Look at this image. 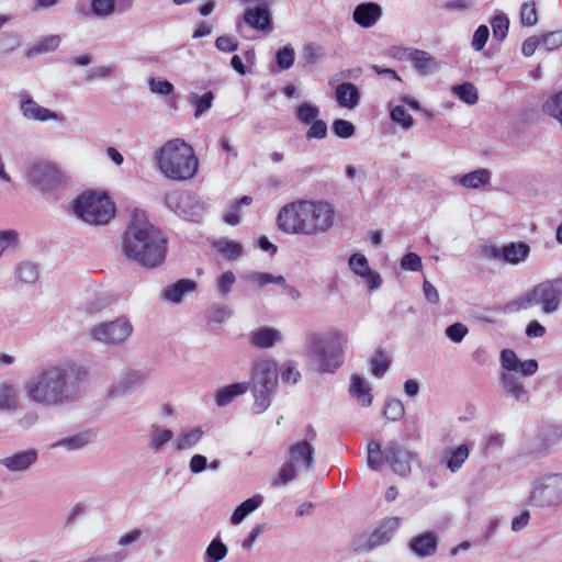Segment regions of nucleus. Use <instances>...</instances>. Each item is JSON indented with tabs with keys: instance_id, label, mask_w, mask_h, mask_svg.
I'll use <instances>...</instances> for the list:
<instances>
[{
	"instance_id": "1",
	"label": "nucleus",
	"mask_w": 562,
	"mask_h": 562,
	"mask_svg": "<svg viewBox=\"0 0 562 562\" xmlns=\"http://www.w3.org/2000/svg\"><path fill=\"white\" fill-rule=\"evenodd\" d=\"M87 379L86 367L75 361H61L41 368L25 383L24 391L30 402L57 407L76 401Z\"/></svg>"
},
{
	"instance_id": "2",
	"label": "nucleus",
	"mask_w": 562,
	"mask_h": 562,
	"mask_svg": "<svg viewBox=\"0 0 562 562\" xmlns=\"http://www.w3.org/2000/svg\"><path fill=\"white\" fill-rule=\"evenodd\" d=\"M167 237L148 221L143 210L131 212L128 224L122 235V255L131 262L146 269L161 266L167 257Z\"/></svg>"
},
{
	"instance_id": "3",
	"label": "nucleus",
	"mask_w": 562,
	"mask_h": 562,
	"mask_svg": "<svg viewBox=\"0 0 562 562\" xmlns=\"http://www.w3.org/2000/svg\"><path fill=\"white\" fill-rule=\"evenodd\" d=\"M334 210L323 201L300 200L285 204L278 213V227L286 234L318 235L334 224Z\"/></svg>"
},
{
	"instance_id": "4",
	"label": "nucleus",
	"mask_w": 562,
	"mask_h": 562,
	"mask_svg": "<svg viewBox=\"0 0 562 562\" xmlns=\"http://www.w3.org/2000/svg\"><path fill=\"white\" fill-rule=\"evenodd\" d=\"M159 171L176 181H186L195 176L199 160L193 148L181 138L166 142L154 153Z\"/></svg>"
},
{
	"instance_id": "5",
	"label": "nucleus",
	"mask_w": 562,
	"mask_h": 562,
	"mask_svg": "<svg viewBox=\"0 0 562 562\" xmlns=\"http://www.w3.org/2000/svg\"><path fill=\"white\" fill-rule=\"evenodd\" d=\"M316 431L312 425L305 429V438L291 443L288 448V460L281 467L273 484L283 486L295 480L300 473L308 471L315 464V449L313 441L316 439Z\"/></svg>"
},
{
	"instance_id": "6",
	"label": "nucleus",
	"mask_w": 562,
	"mask_h": 562,
	"mask_svg": "<svg viewBox=\"0 0 562 562\" xmlns=\"http://www.w3.org/2000/svg\"><path fill=\"white\" fill-rule=\"evenodd\" d=\"M346 339L339 333L326 335L311 334L307 337L308 352L317 364V370L334 373L345 360L344 348Z\"/></svg>"
},
{
	"instance_id": "7",
	"label": "nucleus",
	"mask_w": 562,
	"mask_h": 562,
	"mask_svg": "<svg viewBox=\"0 0 562 562\" xmlns=\"http://www.w3.org/2000/svg\"><path fill=\"white\" fill-rule=\"evenodd\" d=\"M561 301L562 279H554L541 282L521 297L506 303L503 312L510 314L537 305L544 314L550 315L560 308Z\"/></svg>"
},
{
	"instance_id": "8",
	"label": "nucleus",
	"mask_w": 562,
	"mask_h": 562,
	"mask_svg": "<svg viewBox=\"0 0 562 562\" xmlns=\"http://www.w3.org/2000/svg\"><path fill=\"white\" fill-rule=\"evenodd\" d=\"M277 362L272 359H260L255 363L251 392L252 409L261 414L269 408L272 395L278 387Z\"/></svg>"
},
{
	"instance_id": "9",
	"label": "nucleus",
	"mask_w": 562,
	"mask_h": 562,
	"mask_svg": "<svg viewBox=\"0 0 562 562\" xmlns=\"http://www.w3.org/2000/svg\"><path fill=\"white\" fill-rule=\"evenodd\" d=\"M74 214L91 225H104L113 217L115 209L104 193L86 191L71 203Z\"/></svg>"
},
{
	"instance_id": "10",
	"label": "nucleus",
	"mask_w": 562,
	"mask_h": 562,
	"mask_svg": "<svg viewBox=\"0 0 562 562\" xmlns=\"http://www.w3.org/2000/svg\"><path fill=\"white\" fill-rule=\"evenodd\" d=\"M134 331L128 317L120 316L112 321L98 322L88 329V337L104 347H122Z\"/></svg>"
},
{
	"instance_id": "11",
	"label": "nucleus",
	"mask_w": 562,
	"mask_h": 562,
	"mask_svg": "<svg viewBox=\"0 0 562 562\" xmlns=\"http://www.w3.org/2000/svg\"><path fill=\"white\" fill-rule=\"evenodd\" d=\"M562 503V473H550L535 480L529 504L546 508Z\"/></svg>"
},
{
	"instance_id": "12",
	"label": "nucleus",
	"mask_w": 562,
	"mask_h": 562,
	"mask_svg": "<svg viewBox=\"0 0 562 562\" xmlns=\"http://www.w3.org/2000/svg\"><path fill=\"white\" fill-rule=\"evenodd\" d=\"M165 204L186 221L199 223L205 214V204L193 192L171 191L165 195Z\"/></svg>"
},
{
	"instance_id": "13",
	"label": "nucleus",
	"mask_w": 562,
	"mask_h": 562,
	"mask_svg": "<svg viewBox=\"0 0 562 562\" xmlns=\"http://www.w3.org/2000/svg\"><path fill=\"white\" fill-rule=\"evenodd\" d=\"M401 526L398 517H386L380 521L378 527L369 535H362L353 540L352 547L356 552H369L391 541L394 533Z\"/></svg>"
},
{
	"instance_id": "14",
	"label": "nucleus",
	"mask_w": 562,
	"mask_h": 562,
	"mask_svg": "<svg viewBox=\"0 0 562 562\" xmlns=\"http://www.w3.org/2000/svg\"><path fill=\"white\" fill-rule=\"evenodd\" d=\"M27 180L36 189L50 192L58 186L59 171L49 162H33L27 170Z\"/></svg>"
},
{
	"instance_id": "15",
	"label": "nucleus",
	"mask_w": 562,
	"mask_h": 562,
	"mask_svg": "<svg viewBox=\"0 0 562 562\" xmlns=\"http://www.w3.org/2000/svg\"><path fill=\"white\" fill-rule=\"evenodd\" d=\"M414 457L415 454L412 451L395 440L389 441L384 448V461L395 474L401 476L411 473Z\"/></svg>"
},
{
	"instance_id": "16",
	"label": "nucleus",
	"mask_w": 562,
	"mask_h": 562,
	"mask_svg": "<svg viewBox=\"0 0 562 562\" xmlns=\"http://www.w3.org/2000/svg\"><path fill=\"white\" fill-rule=\"evenodd\" d=\"M146 379L145 372L130 369L124 372L110 387L109 397L116 398L131 393L140 386Z\"/></svg>"
},
{
	"instance_id": "17",
	"label": "nucleus",
	"mask_w": 562,
	"mask_h": 562,
	"mask_svg": "<svg viewBox=\"0 0 562 562\" xmlns=\"http://www.w3.org/2000/svg\"><path fill=\"white\" fill-rule=\"evenodd\" d=\"M530 254V247L522 241L509 243L503 247H492L491 256L495 259H502L512 265L524 262Z\"/></svg>"
},
{
	"instance_id": "18",
	"label": "nucleus",
	"mask_w": 562,
	"mask_h": 562,
	"mask_svg": "<svg viewBox=\"0 0 562 562\" xmlns=\"http://www.w3.org/2000/svg\"><path fill=\"white\" fill-rule=\"evenodd\" d=\"M408 547L418 558L431 557L438 548V536L434 531L417 535L409 540Z\"/></svg>"
},
{
	"instance_id": "19",
	"label": "nucleus",
	"mask_w": 562,
	"mask_h": 562,
	"mask_svg": "<svg viewBox=\"0 0 562 562\" xmlns=\"http://www.w3.org/2000/svg\"><path fill=\"white\" fill-rule=\"evenodd\" d=\"M382 16V8L375 2H363L358 4L352 13L353 21L361 27L373 26Z\"/></svg>"
},
{
	"instance_id": "20",
	"label": "nucleus",
	"mask_w": 562,
	"mask_h": 562,
	"mask_svg": "<svg viewBox=\"0 0 562 562\" xmlns=\"http://www.w3.org/2000/svg\"><path fill=\"white\" fill-rule=\"evenodd\" d=\"M37 451L35 449H27L19 451L10 457L0 459V464L8 471L22 472L27 470L37 460Z\"/></svg>"
},
{
	"instance_id": "21",
	"label": "nucleus",
	"mask_w": 562,
	"mask_h": 562,
	"mask_svg": "<svg viewBox=\"0 0 562 562\" xmlns=\"http://www.w3.org/2000/svg\"><path fill=\"white\" fill-rule=\"evenodd\" d=\"M20 110L22 115L27 120L45 122V121H60L61 117L56 113L40 105L36 101L29 98L21 102Z\"/></svg>"
},
{
	"instance_id": "22",
	"label": "nucleus",
	"mask_w": 562,
	"mask_h": 562,
	"mask_svg": "<svg viewBox=\"0 0 562 562\" xmlns=\"http://www.w3.org/2000/svg\"><path fill=\"white\" fill-rule=\"evenodd\" d=\"M409 61H412L415 70L420 76H431L440 68V61H437L428 52L414 49L408 53Z\"/></svg>"
},
{
	"instance_id": "23",
	"label": "nucleus",
	"mask_w": 562,
	"mask_h": 562,
	"mask_svg": "<svg viewBox=\"0 0 562 562\" xmlns=\"http://www.w3.org/2000/svg\"><path fill=\"white\" fill-rule=\"evenodd\" d=\"M335 99L339 106L352 110L360 102V91L351 82H342L336 87Z\"/></svg>"
},
{
	"instance_id": "24",
	"label": "nucleus",
	"mask_w": 562,
	"mask_h": 562,
	"mask_svg": "<svg viewBox=\"0 0 562 562\" xmlns=\"http://www.w3.org/2000/svg\"><path fill=\"white\" fill-rule=\"evenodd\" d=\"M196 289V282L190 279H180L168 285L161 293V299L171 303H180L186 294Z\"/></svg>"
},
{
	"instance_id": "25",
	"label": "nucleus",
	"mask_w": 562,
	"mask_h": 562,
	"mask_svg": "<svg viewBox=\"0 0 562 562\" xmlns=\"http://www.w3.org/2000/svg\"><path fill=\"white\" fill-rule=\"evenodd\" d=\"M503 389L510 394L517 402H527L529 396L520 378L514 372H503L501 374Z\"/></svg>"
},
{
	"instance_id": "26",
	"label": "nucleus",
	"mask_w": 562,
	"mask_h": 562,
	"mask_svg": "<svg viewBox=\"0 0 562 562\" xmlns=\"http://www.w3.org/2000/svg\"><path fill=\"white\" fill-rule=\"evenodd\" d=\"M245 22L256 30L270 31L271 18L267 7L249 8L244 14Z\"/></svg>"
},
{
	"instance_id": "27",
	"label": "nucleus",
	"mask_w": 562,
	"mask_h": 562,
	"mask_svg": "<svg viewBox=\"0 0 562 562\" xmlns=\"http://www.w3.org/2000/svg\"><path fill=\"white\" fill-rule=\"evenodd\" d=\"M280 339V330L272 327H260L250 334L251 345L261 349L271 348Z\"/></svg>"
},
{
	"instance_id": "28",
	"label": "nucleus",
	"mask_w": 562,
	"mask_h": 562,
	"mask_svg": "<svg viewBox=\"0 0 562 562\" xmlns=\"http://www.w3.org/2000/svg\"><path fill=\"white\" fill-rule=\"evenodd\" d=\"M19 407L16 386L8 381L0 382V413H11Z\"/></svg>"
},
{
	"instance_id": "29",
	"label": "nucleus",
	"mask_w": 562,
	"mask_h": 562,
	"mask_svg": "<svg viewBox=\"0 0 562 562\" xmlns=\"http://www.w3.org/2000/svg\"><path fill=\"white\" fill-rule=\"evenodd\" d=\"M249 390V383L240 382L226 385L217 390L215 395L216 405L224 407L228 405L234 398L245 394Z\"/></svg>"
},
{
	"instance_id": "30",
	"label": "nucleus",
	"mask_w": 562,
	"mask_h": 562,
	"mask_svg": "<svg viewBox=\"0 0 562 562\" xmlns=\"http://www.w3.org/2000/svg\"><path fill=\"white\" fill-rule=\"evenodd\" d=\"M263 503V496L256 494L238 505L232 514L231 522L239 525L249 514L259 508Z\"/></svg>"
},
{
	"instance_id": "31",
	"label": "nucleus",
	"mask_w": 562,
	"mask_h": 562,
	"mask_svg": "<svg viewBox=\"0 0 562 562\" xmlns=\"http://www.w3.org/2000/svg\"><path fill=\"white\" fill-rule=\"evenodd\" d=\"M115 11V1L114 0H91L90 8L82 7L79 10V13L82 16H88L90 14L95 18L105 19L111 16Z\"/></svg>"
},
{
	"instance_id": "32",
	"label": "nucleus",
	"mask_w": 562,
	"mask_h": 562,
	"mask_svg": "<svg viewBox=\"0 0 562 562\" xmlns=\"http://www.w3.org/2000/svg\"><path fill=\"white\" fill-rule=\"evenodd\" d=\"M95 439V434L91 430L78 432L76 435L63 438L56 441L53 447L65 448L67 450H77L81 449L88 443L92 442Z\"/></svg>"
},
{
	"instance_id": "33",
	"label": "nucleus",
	"mask_w": 562,
	"mask_h": 562,
	"mask_svg": "<svg viewBox=\"0 0 562 562\" xmlns=\"http://www.w3.org/2000/svg\"><path fill=\"white\" fill-rule=\"evenodd\" d=\"M370 391L371 389L369 387V385L366 384L364 381L359 375L351 376L349 393L363 407H368L372 403V395Z\"/></svg>"
},
{
	"instance_id": "34",
	"label": "nucleus",
	"mask_w": 562,
	"mask_h": 562,
	"mask_svg": "<svg viewBox=\"0 0 562 562\" xmlns=\"http://www.w3.org/2000/svg\"><path fill=\"white\" fill-rule=\"evenodd\" d=\"M491 181V171L482 168L471 171L459 179V184L468 189H479Z\"/></svg>"
},
{
	"instance_id": "35",
	"label": "nucleus",
	"mask_w": 562,
	"mask_h": 562,
	"mask_svg": "<svg viewBox=\"0 0 562 562\" xmlns=\"http://www.w3.org/2000/svg\"><path fill=\"white\" fill-rule=\"evenodd\" d=\"M60 44V37L58 35L52 34L48 36H45L44 38L37 41L32 47H30L25 56L27 58H32L40 54H46L54 52L58 48Z\"/></svg>"
},
{
	"instance_id": "36",
	"label": "nucleus",
	"mask_w": 562,
	"mask_h": 562,
	"mask_svg": "<svg viewBox=\"0 0 562 562\" xmlns=\"http://www.w3.org/2000/svg\"><path fill=\"white\" fill-rule=\"evenodd\" d=\"M244 279L250 283L257 284L259 288L270 283L279 286H286V280L284 277L273 276L268 272L249 271L244 276Z\"/></svg>"
},
{
	"instance_id": "37",
	"label": "nucleus",
	"mask_w": 562,
	"mask_h": 562,
	"mask_svg": "<svg viewBox=\"0 0 562 562\" xmlns=\"http://www.w3.org/2000/svg\"><path fill=\"white\" fill-rule=\"evenodd\" d=\"M173 438V432L167 428L153 427L150 432L148 449L153 452H160L164 446Z\"/></svg>"
},
{
	"instance_id": "38",
	"label": "nucleus",
	"mask_w": 562,
	"mask_h": 562,
	"mask_svg": "<svg viewBox=\"0 0 562 562\" xmlns=\"http://www.w3.org/2000/svg\"><path fill=\"white\" fill-rule=\"evenodd\" d=\"M203 437L201 427H195L183 431L176 440V447L179 451H184L193 448Z\"/></svg>"
},
{
	"instance_id": "39",
	"label": "nucleus",
	"mask_w": 562,
	"mask_h": 562,
	"mask_svg": "<svg viewBox=\"0 0 562 562\" xmlns=\"http://www.w3.org/2000/svg\"><path fill=\"white\" fill-rule=\"evenodd\" d=\"M451 91L454 95H457L462 102L473 105L479 100L477 90L471 82H464L462 85H456L451 88Z\"/></svg>"
},
{
	"instance_id": "40",
	"label": "nucleus",
	"mask_w": 562,
	"mask_h": 562,
	"mask_svg": "<svg viewBox=\"0 0 562 562\" xmlns=\"http://www.w3.org/2000/svg\"><path fill=\"white\" fill-rule=\"evenodd\" d=\"M214 246L218 252H221L226 259L235 260L241 256L243 247L239 243L228 239H220L214 243Z\"/></svg>"
},
{
	"instance_id": "41",
	"label": "nucleus",
	"mask_w": 562,
	"mask_h": 562,
	"mask_svg": "<svg viewBox=\"0 0 562 562\" xmlns=\"http://www.w3.org/2000/svg\"><path fill=\"white\" fill-rule=\"evenodd\" d=\"M470 449L468 445H461L457 449L452 450L447 459V468L451 472H457L465 460L469 458Z\"/></svg>"
},
{
	"instance_id": "42",
	"label": "nucleus",
	"mask_w": 562,
	"mask_h": 562,
	"mask_svg": "<svg viewBox=\"0 0 562 562\" xmlns=\"http://www.w3.org/2000/svg\"><path fill=\"white\" fill-rule=\"evenodd\" d=\"M15 273L18 279L26 284H33L38 279L37 266L29 261L19 263Z\"/></svg>"
},
{
	"instance_id": "43",
	"label": "nucleus",
	"mask_w": 562,
	"mask_h": 562,
	"mask_svg": "<svg viewBox=\"0 0 562 562\" xmlns=\"http://www.w3.org/2000/svg\"><path fill=\"white\" fill-rule=\"evenodd\" d=\"M188 100L195 108L194 116L199 117L204 112H206L207 110L211 109L213 101H214V93L212 91H207L202 95H198V94L193 93L189 97Z\"/></svg>"
},
{
	"instance_id": "44",
	"label": "nucleus",
	"mask_w": 562,
	"mask_h": 562,
	"mask_svg": "<svg viewBox=\"0 0 562 562\" xmlns=\"http://www.w3.org/2000/svg\"><path fill=\"white\" fill-rule=\"evenodd\" d=\"M391 360L386 351L376 350L371 358V372L374 376L381 378L390 368Z\"/></svg>"
},
{
	"instance_id": "45",
	"label": "nucleus",
	"mask_w": 562,
	"mask_h": 562,
	"mask_svg": "<svg viewBox=\"0 0 562 562\" xmlns=\"http://www.w3.org/2000/svg\"><path fill=\"white\" fill-rule=\"evenodd\" d=\"M384 460V450H381V447L378 442L371 441L368 445V453H367V464L373 471H379L382 468V462Z\"/></svg>"
},
{
	"instance_id": "46",
	"label": "nucleus",
	"mask_w": 562,
	"mask_h": 562,
	"mask_svg": "<svg viewBox=\"0 0 562 562\" xmlns=\"http://www.w3.org/2000/svg\"><path fill=\"white\" fill-rule=\"evenodd\" d=\"M252 202V199L248 195L243 196L239 201L235 202L224 214L225 223L229 225H237L239 223V213L241 206H248Z\"/></svg>"
},
{
	"instance_id": "47",
	"label": "nucleus",
	"mask_w": 562,
	"mask_h": 562,
	"mask_svg": "<svg viewBox=\"0 0 562 562\" xmlns=\"http://www.w3.org/2000/svg\"><path fill=\"white\" fill-rule=\"evenodd\" d=\"M236 282V277L233 271L223 272L216 280V292L222 299L228 296Z\"/></svg>"
},
{
	"instance_id": "48",
	"label": "nucleus",
	"mask_w": 562,
	"mask_h": 562,
	"mask_svg": "<svg viewBox=\"0 0 562 562\" xmlns=\"http://www.w3.org/2000/svg\"><path fill=\"white\" fill-rule=\"evenodd\" d=\"M21 45V36L15 32H2L0 34V52L11 54Z\"/></svg>"
},
{
	"instance_id": "49",
	"label": "nucleus",
	"mask_w": 562,
	"mask_h": 562,
	"mask_svg": "<svg viewBox=\"0 0 562 562\" xmlns=\"http://www.w3.org/2000/svg\"><path fill=\"white\" fill-rule=\"evenodd\" d=\"M520 22L524 26H533L538 22V12L535 1H527L520 8Z\"/></svg>"
},
{
	"instance_id": "50",
	"label": "nucleus",
	"mask_w": 562,
	"mask_h": 562,
	"mask_svg": "<svg viewBox=\"0 0 562 562\" xmlns=\"http://www.w3.org/2000/svg\"><path fill=\"white\" fill-rule=\"evenodd\" d=\"M205 555L207 562H220L227 555V547L221 540L214 539L207 546Z\"/></svg>"
},
{
	"instance_id": "51",
	"label": "nucleus",
	"mask_w": 562,
	"mask_h": 562,
	"mask_svg": "<svg viewBox=\"0 0 562 562\" xmlns=\"http://www.w3.org/2000/svg\"><path fill=\"white\" fill-rule=\"evenodd\" d=\"M295 52L290 45L280 48L276 54L277 65L281 70L291 68L294 64Z\"/></svg>"
},
{
	"instance_id": "52",
	"label": "nucleus",
	"mask_w": 562,
	"mask_h": 562,
	"mask_svg": "<svg viewBox=\"0 0 562 562\" xmlns=\"http://www.w3.org/2000/svg\"><path fill=\"white\" fill-rule=\"evenodd\" d=\"M508 26L509 20L506 14H496L492 20L493 36L498 41H503L507 35Z\"/></svg>"
},
{
	"instance_id": "53",
	"label": "nucleus",
	"mask_w": 562,
	"mask_h": 562,
	"mask_svg": "<svg viewBox=\"0 0 562 562\" xmlns=\"http://www.w3.org/2000/svg\"><path fill=\"white\" fill-rule=\"evenodd\" d=\"M148 89L151 93L159 95H168L173 92V85L167 79L160 77L150 78L148 81Z\"/></svg>"
},
{
	"instance_id": "54",
	"label": "nucleus",
	"mask_w": 562,
	"mask_h": 562,
	"mask_svg": "<svg viewBox=\"0 0 562 562\" xmlns=\"http://www.w3.org/2000/svg\"><path fill=\"white\" fill-rule=\"evenodd\" d=\"M331 130L337 137L345 139L353 136L356 132L355 125L351 122L342 119L335 120L331 124Z\"/></svg>"
},
{
	"instance_id": "55",
	"label": "nucleus",
	"mask_w": 562,
	"mask_h": 562,
	"mask_svg": "<svg viewBox=\"0 0 562 562\" xmlns=\"http://www.w3.org/2000/svg\"><path fill=\"white\" fill-rule=\"evenodd\" d=\"M319 109L311 103H302L296 110V117L304 124H308L317 119Z\"/></svg>"
},
{
	"instance_id": "56",
	"label": "nucleus",
	"mask_w": 562,
	"mask_h": 562,
	"mask_svg": "<svg viewBox=\"0 0 562 562\" xmlns=\"http://www.w3.org/2000/svg\"><path fill=\"white\" fill-rule=\"evenodd\" d=\"M404 404L397 398L387 401L384 407V416L392 422L400 420L404 416Z\"/></svg>"
},
{
	"instance_id": "57",
	"label": "nucleus",
	"mask_w": 562,
	"mask_h": 562,
	"mask_svg": "<svg viewBox=\"0 0 562 562\" xmlns=\"http://www.w3.org/2000/svg\"><path fill=\"white\" fill-rule=\"evenodd\" d=\"M391 120L400 124L403 128H409L414 124L412 115L406 111L403 105H396L391 111Z\"/></svg>"
},
{
	"instance_id": "58",
	"label": "nucleus",
	"mask_w": 562,
	"mask_h": 562,
	"mask_svg": "<svg viewBox=\"0 0 562 562\" xmlns=\"http://www.w3.org/2000/svg\"><path fill=\"white\" fill-rule=\"evenodd\" d=\"M519 359L512 349H504L501 351V366L504 372L518 373Z\"/></svg>"
},
{
	"instance_id": "59",
	"label": "nucleus",
	"mask_w": 562,
	"mask_h": 562,
	"mask_svg": "<svg viewBox=\"0 0 562 562\" xmlns=\"http://www.w3.org/2000/svg\"><path fill=\"white\" fill-rule=\"evenodd\" d=\"M350 269L359 277L363 278L370 271L369 263L364 255L353 254L349 258Z\"/></svg>"
},
{
	"instance_id": "60",
	"label": "nucleus",
	"mask_w": 562,
	"mask_h": 562,
	"mask_svg": "<svg viewBox=\"0 0 562 562\" xmlns=\"http://www.w3.org/2000/svg\"><path fill=\"white\" fill-rule=\"evenodd\" d=\"M322 56L323 49L319 45L308 43L303 46L302 58L304 60V65H313L317 63Z\"/></svg>"
},
{
	"instance_id": "61",
	"label": "nucleus",
	"mask_w": 562,
	"mask_h": 562,
	"mask_svg": "<svg viewBox=\"0 0 562 562\" xmlns=\"http://www.w3.org/2000/svg\"><path fill=\"white\" fill-rule=\"evenodd\" d=\"M562 46V32H551L540 38V48L553 50Z\"/></svg>"
},
{
	"instance_id": "62",
	"label": "nucleus",
	"mask_w": 562,
	"mask_h": 562,
	"mask_svg": "<svg viewBox=\"0 0 562 562\" xmlns=\"http://www.w3.org/2000/svg\"><path fill=\"white\" fill-rule=\"evenodd\" d=\"M469 329L462 323H454L446 328V336L453 342L459 344L467 336Z\"/></svg>"
},
{
	"instance_id": "63",
	"label": "nucleus",
	"mask_w": 562,
	"mask_h": 562,
	"mask_svg": "<svg viewBox=\"0 0 562 562\" xmlns=\"http://www.w3.org/2000/svg\"><path fill=\"white\" fill-rule=\"evenodd\" d=\"M488 35H490L488 27L486 25H480L473 34V38H472V43H471L473 49L476 52L482 50L488 40Z\"/></svg>"
},
{
	"instance_id": "64",
	"label": "nucleus",
	"mask_w": 562,
	"mask_h": 562,
	"mask_svg": "<svg viewBox=\"0 0 562 562\" xmlns=\"http://www.w3.org/2000/svg\"><path fill=\"white\" fill-rule=\"evenodd\" d=\"M127 558V554L120 550L111 553L99 554L90 557L81 562H123Z\"/></svg>"
}]
</instances>
